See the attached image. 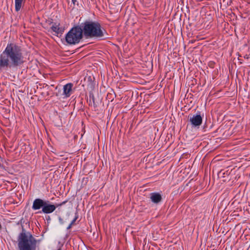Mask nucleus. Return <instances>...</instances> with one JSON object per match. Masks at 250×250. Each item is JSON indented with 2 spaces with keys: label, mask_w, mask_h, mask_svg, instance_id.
I'll return each mask as SVG.
<instances>
[{
  "label": "nucleus",
  "mask_w": 250,
  "mask_h": 250,
  "mask_svg": "<svg viewBox=\"0 0 250 250\" xmlns=\"http://www.w3.org/2000/svg\"><path fill=\"white\" fill-rule=\"evenodd\" d=\"M58 250H61V249H58Z\"/></svg>",
  "instance_id": "16"
},
{
  "label": "nucleus",
  "mask_w": 250,
  "mask_h": 250,
  "mask_svg": "<svg viewBox=\"0 0 250 250\" xmlns=\"http://www.w3.org/2000/svg\"><path fill=\"white\" fill-rule=\"evenodd\" d=\"M67 201H65L61 204H58L56 206L49 204V201H45V204L42 208V211L45 214H49L53 212L56 208L57 207L62 206L65 204Z\"/></svg>",
  "instance_id": "5"
},
{
  "label": "nucleus",
  "mask_w": 250,
  "mask_h": 250,
  "mask_svg": "<svg viewBox=\"0 0 250 250\" xmlns=\"http://www.w3.org/2000/svg\"><path fill=\"white\" fill-rule=\"evenodd\" d=\"M19 250H36L38 241L29 232L23 230L18 238Z\"/></svg>",
  "instance_id": "2"
},
{
  "label": "nucleus",
  "mask_w": 250,
  "mask_h": 250,
  "mask_svg": "<svg viewBox=\"0 0 250 250\" xmlns=\"http://www.w3.org/2000/svg\"><path fill=\"white\" fill-rule=\"evenodd\" d=\"M72 226V225L71 224H70L69 225V226L67 227V229H69L71 228Z\"/></svg>",
  "instance_id": "14"
},
{
  "label": "nucleus",
  "mask_w": 250,
  "mask_h": 250,
  "mask_svg": "<svg viewBox=\"0 0 250 250\" xmlns=\"http://www.w3.org/2000/svg\"><path fill=\"white\" fill-rule=\"evenodd\" d=\"M59 222L61 224H63V220L62 218L61 217H59Z\"/></svg>",
  "instance_id": "13"
},
{
  "label": "nucleus",
  "mask_w": 250,
  "mask_h": 250,
  "mask_svg": "<svg viewBox=\"0 0 250 250\" xmlns=\"http://www.w3.org/2000/svg\"><path fill=\"white\" fill-rule=\"evenodd\" d=\"M23 0H15V10L19 11L22 6V3Z\"/></svg>",
  "instance_id": "11"
},
{
  "label": "nucleus",
  "mask_w": 250,
  "mask_h": 250,
  "mask_svg": "<svg viewBox=\"0 0 250 250\" xmlns=\"http://www.w3.org/2000/svg\"><path fill=\"white\" fill-rule=\"evenodd\" d=\"M83 37L81 27L77 26L72 28L65 36L66 42L70 45L79 43Z\"/></svg>",
  "instance_id": "4"
},
{
  "label": "nucleus",
  "mask_w": 250,
  "mask_h": 250,
  "mask_svg": "<svg viewBox=\"0 0 250 250\" xmlns=\"http://www.w3.org/2000/svg\"><path fill=\"white\" fill-rule=\"evenodd\" d=\"M45 204V201L40 198H37L34 200L33 203L32 209L33 210H38L43 208Z\"/></svg>",
  "instance_id": "6"
},
{
  "label": "nucleus",
  "mask_w": 250,
  "mask_h": 250,
  "mask_svg": "<svg viewBox=\"0 0 250 250\" xmlns=\"http://www.w3.org/2000/svg\"><path fill=\"white\" fill-rule=\"evenodd\" d=\"M77 219V217H75V218L71 221V222L70 223V224L73 225L75 223V222Z\"/></svg>",
  "instance_id": "12"
},
{
  "label": "nucleus",
  "mask_w": 250,
  "mask_h": 250,
  "mask_svg": "<svg viewBox=\"0 0 250 250\" xmlns=\"http://www.w3.org/2000/svg\"><path fill=\"white\" fill-rule=\"evenodd\" d=\"M151 201L154 203H158L162 200V197L160 194L158 193H153L150 197Z\"/></svg>",
  "instance_id": "9"
},
{
  "label": "nucleus",
  "mask_w": 250,
  "mask_h": 250,
  "mask_svg": "<svg viewBox=\"0 0 250 250\" xmlns=\"http://www.w3.org/2000/svg\"><path fill=\"white\" fill-rule=\"evenodd\" d=\"M83 36L87 39L101 38L104 36L101 25L98 22L86 21L82 24Z\"/></svg>",
  "instance_id": "3"
},
{
  "label": "nucleus",
  "mask_w": 250,
  "mask_h": 250,
  "mask_svg": "<svg viewBox=\"0 0 250 250\" xmlns=\"http://www.w3.org/2000/svg\"><path fill=\"white\" fill-rule=\"evenodd\" d=\"M190 122L195 126H199L202 123V118L200 115H193L190 118Z\"/></svg>",
  "instance_id": "7"
},
{
  "label": "nucleus",
  "mask_w": 250,
  "mask_h": 250,
  "mask_svg": "<svg viewBox=\"0 0 250 250\" xmlns=\"http://www.w3.org/2000/svg\"><path fill=\"white\" fill-rule=\"evenodd\" d=\"M60 24L54 23L51 26L52 30L56 33H61L62 31L61 29L59 27Z\"/></svg>",
  "instance_id": "10"
},
{
  "label": "nucleus",
  "mask_w": 250,
  "mask_h": 250,
  "mask_svg": "<svg viewBox=\"0 0 250 250\" xmlns=\"http://www.w3.org/2000/svg\"><path fill=\"white\" fill-rule=\"evenodd\" d=\"M24 62L25 58L20 48H5L0 54V70L20 66Z\"/></svg>",
  "instance_id": "1"
},
{
  "label": "nucleus",
  "mask_w": 250,
  "mask_h": 250,
  "mask_svg": "<svg viewBox=\"0 0 250 250\" xmlns=\"http://www.w3.org/2000/svg\"><path fill=\"white\" fill-rule=\"evenodd\" d=\"M73 87V84L71 83H68L64 85L63 87V95L64 97H69L71 94L72 88Z\"/></svg>",
  "instance_id": "8"
},
{
  "label": "nucleus",
  "mask_w": 250,
  "mask_h": 250,
  "mask_svg": "<svg viewBox=\"0 0 250 250\" xmlns=\"http://www.w3.org/2000/svg\"><path fill=\"white\" fill-rule=\"evenodd\" d=\"M72 2L75 4V2L76 1V0H72Z\"/></svg>",
  "instance_id": "15"
}]
</instances>
